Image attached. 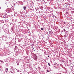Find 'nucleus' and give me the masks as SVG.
<instances>
[{
	"label": "nucleus",
	"instance_id": "nucleus-34",
	"mask_svg": "<svg viewBox=\"0 0 74 74\" xmlns=\"http://www.w3.org/2000/svg\"><path fill=\"white\" fill-rule=\"evenodd\" d=\"M1 30V29L0 28V30Z\"/></svg>",
	"mask_w": 74,
	"mask_h": 74
},
{
	"label": "nucleus",
	"instance_id": "nucleus-25",
	"mask_svg": "<svg viewBox=\"0 0 74 74\" xmlns=\"http://www.w3.org/2000/svg\"><path fill=\"white\" fill-rule=\"evenodd\" d=\"M5 4H6V5H7V3H5Z\"/></svg>",
	"mask_w": 74,
	"mask_h": 74
},
{
	"label": "nucleus",
	"instance_id": "nucleus-10",
	"mask_svg": "<svg viewBox=\"0 0 74 74\" xmlns=\"http://www.w3.org/2000/svg\"><path fill=\"white\" fill-rule=\"evenodd\" d=\"M23 9L24 10H26V7L25 6L23 7Z\"/></svg>",
	"mask_w": 74,
	"mask_h": 74
},
{
	"label": "nucleus",
	"instance_id": "nucleus-2",
	"mask_svg": "<svg viewBox=\"0 0 74 74\" xmlns=\"http://www.w3.org/2000/svg\"><path fill=\"white\" fill-rule=\"evenodd\" d=\"M2 29L3 30L7 31V32H8L9 30V28L5 24L3 26Z\"/></svg>",
	"mask_w": 74,
	"mask_h": 74
},
{
	"label": "nucleus",
	"instance_id": "nucleus-13",
	"mask_svg": "<svg viewBox=\"0 0 74 74\" xmlns=\"http://www.w3.org/2000/svg\"><path fill=\"white\" fill-rule=\"evenodd\" d=\"M5 65L7 67H8V64H6Z\"/></svg>",
	"mask_w": 74,
	"mask_h": 74
},
{
	"label": "nucleus",
	"instance_id": "nucleus-32",
	"mask_svg": "<svg viewBox=\"0 0 74 74\" xmlns=\"http://www.w3.org/2000/svg\"><path fill=\"white\" fill-rule=\"evenodd\" d=\"M20 74H22V73H20Z\"/></svg>",
	"mask_w": 74,
	"mask_h": 74
},
{
	"label": "nucleus",
	"instance_id": "nucleus-17",
	"mask_svg": "<svg viewBox=\"0 0 74 74\" xmlns=\"http://www.w3.org/2000/svg\"><path fill=\"white\" fill-rule=\"evenodd\" d=\"M1 22L2 23H4V21L3 20H1Z\"/></svg>",
	"mask_w": 74,
	"mask_h": 74
},
{
	"label": "nucleus",
	"instance_id": "nucleus-7",
	"mask_svg": "<svg viewBox=\"0 0 74 74\" xmlns=\"http://www.w3.org/2000/svg\"><path fill=\"white\" fill-rule=\"evenodd\" d=\"M6 11L7 12H8V13L11 12V9H10V8H8L6 10Z\"/></svg>",
	"mask_w": 74,
	"mask_h": 74
},
{
	"label": "nucleus",
	"instance_id": "nucleus-28",
	"mask_svg": "<svg viewBox=\"0 0 74 74\" xmlns=\"http://www.w3.org/2000/svg\"><path fill=\"white\" fill-rule=\"evenodd\" d=\"M8 38H11V37H8Z\"/></svg>",
	"mask_w": 74,
	"mask_h": 74
},
{
	"label": "nucleus",
	"instance_id": "nucleus-9",
	"mask_svg": "<svg viewBox=\"0 0 74 74\" xmlns=\"http://www.w3.org/2000/svg\"><path fill=\"white\" fill-rule=\"evenodd\" d=\"M8 70V68H6L5 69V72H7Z\"/></svg>",
	"mask_w": 74,
	"mask_h": 74
},
{
	"label": "nucleus",
	"instance_id": "nucleus-5",
	"mask_svg": "<svg viewBox=\"0 0 74 74\" xmlns=\"http://www.w3.org/2000/svg\"><path fill=\"white\" fill-rule=\"evenodd\" d=\"M10 73H12V74H14V72H13L14 68L12 66H10Z\"/></svg>",
	"mask_w": 74,
	"mask_h": 74
},
{
	"label": "nucleus",
	"instance_id": "nucleus-35",
	"mask_svg": "<svg viewBox=\"0 0 74 74\" xmlns=\"http://www.w3.org/2000/svg\"><path fill=\"white\" fill-rule=\"evenodd\" d=\"M3 48H5V47H3Z\"/></svg>",
	"mask_w": 74,
	"mask_h": 74
},
{
	"label": "nucleus",
	"instance_id": "nucleus-6",
	"mask_svg": "<svg viewBox=\"0 0 74 74\" xmlns=\"http://www.w3.org/2000/svg\"><path fill=\"white\" fill-rule=\"evenodd\" d=\"M33 59L35 60H37V56H36V54H34L33 55Z\"/></svg>",
	"mask_w": 74,
	"mask_h": 74
},
{
	"label": "nucleus",
	"instance_id": "nucleus-30",
	"mask_svg": "<svg viewBox=\"0 0 74 74\" xmlns=\"http://www.w3.org/2000/svg\"><path fill=\"white\" fill-rule=\"evenodd\" d=\"M48 58H49V56H48Z\"/></svg>",
	"mask_w": 74,
	"mask_h": 74
},
{
	"label": "nucleus",
	"instance_id": "nucleus-12",
	"mask_svg": "<svg viewBox=\"0 0 74 74\" xmlns=\"http://www.w3.org/2000/svg\"><path fill=\"white\" fill-rule=\"evenodd\" d=\"M21 69H23V66H21Z\"/></svg>",
	"mask_w": 74,
	"mask_h": 74
},
{
	"label": "nucleus",
	"instance_id": "nucleus-27",
	"mask_svg": "<svg viewBox=\"0 0 74 74\" xmlns=\"http://www.w3.org/2000/svg\"><path fill=\"white\" fill-rule=\"evenodd\" d=\"M1 44L0 43V47H1Z\"/></svg>",
	"mask_w": 74,
	"mask_h": 74
},
{
	"label": "nucleus",
	"instance_id": "nucleus-15",
	"mask_svg": "<svg viewBox=\"0 0 74 74\" xmlns=\"http://www.w3.org/2000/svg\"><path fill=\"white\" fill-rule=\"evenodd\" d=\"M15 14H16V13H15V12H14V16H16V15H15Z\"/></svg>",
	"mask_w": 74,
	"mask_h": 74
},
{
	"label": "nucleus",
	"instance_id": "nucleus-29",
	"mask_svg": "<svg viewBox=\"0 0 74 74\" xmlns=\"http://www.w3.org/2000/svg\"><path fill=\"white\" fill-rule=\"evenodd\" d=\"M39 13L40 14V13H41V12H40V11H39Z\"/></svg>",
	"mask_w": 74,
	"mask_h": 74
},
{
	"label": "nucleus",
	"instance_id": "nucleus-26",
	"mask_svg": "<svg viewBox=\"0 0 74 74\" xmlns=\"http://www.w3.org/2000/svg\"><path fill=\"white\" fill-rule=\"evenodd\" d=\"M12 25V23H10V25Z\"/></svg>",
	"mask_w": 74,
	"mask_h": 74
},
{
	"label": "nucleus",
	"instance_id": "nucleus-22",
	"mask_svg": "<svg viewBox=\"0 0 74 74\" xmlns=\"http://www.w3.org/2000/svg\"><path fill=\"white\" fill-rule=\"evenodd\" d=\"M63 30L64 31V32H66V29H63Z\"/></svg>",
	"mask_w": 74,
	"mask_h": 74
},
{
	"label": "nucleus",
	"instance_id": "nucleus-18",
	"mask_svg": "<svg viewBox=\"0 0 74 74\" xmlns=\"http://www.w3.org/2000/svg\"><path fill=\"white\" fill-rule=\"evenodd\" d=\"M41 30H44V28H41Z\"/></svg>",
	"mask_w": 74,
	"mask_h": 74
},
{
	"label": "nucleus",
	"instance_id": "nucleus-31",
	"mask_svg": "<svg viewBox=\"0 0 74 74\" xmlns=\"http://www.w3.org/2000/svg\"><path fill=\"white\" fill-rule=\"evenodd\" d=\"M65 71H67V70L66 69H65Z\"/></svg>",
	"mask_w": 74,
	"mask_h": 74
},
{
	"label": "nucleus",
	"instance_id": "nucleus-33",
	"mask_svg": "<svg viewBox=\"0 0 74 74\" xmlns=\"http://www.w3.org/2000/svg\"><path fill=\"white\" fill-rule=\"evenodd\" d=\"M33 49H34V48H33Z\"/></svg>",
	"mask_w": 74,
	"mask_h": 74
},
{
	"label": "nucleus",
	"instance_id": "nucleus-20",
	"mask_svg": "<svg viewBox=\"0 0 74 74\" xmlns=\"http://www.w3.org/2000/svg\"><path fill=\"white\" fill-rule=\"evenodd\" d=\"M17 66H19V64L18 63L17 64Z\"/></svg>",
	"mask_w": 74,
	"mask_h": 74
},
{
	"label": "nucleus",
	"instance_id": "nucleus-8",
	"mask_svg": "<svg viewBox=\"0 0 74 74\" xmlns=\"http://www.w3.org/2000/svg\"><path fill=\"white\" fill-rule=\"evenodd\" d=\"M5 44L8 45V47H10V43L9 42H5Z\"/></svg>",
	"mask_w": 74,
	"mask_h": 74
},
{
	"label": "nucleus",
	"instance_id": "nucleus-37",
	"mask_svg": "<svg viewBox=\"0 0 74 74\" xmlns=\"http://www.w3.org/2000/svg\"><path fill=\"white\" fill-rule=\"evenodd\" d=\"M0 38H1V37H0Z\"/></svg>",
	"mask_w": 74,
	"mask_h": 74
},
{
	"label": "nucleus",
	"instance_id": "nucleus-11",
	"mask_svg": "<svg viewBox=\"0 0 74 74\" xmlns=\"http://www.w3.org/2000/svg\"><path fill=\"white\" fill-rule=\"evenodd\" d=\"M3 68V67H2V66H0V69H0V70H1V69H2Z\"/></svg>",
	"mask_w": 74,
	"mask_h": 74
},
{
	"label": "nucleus",
	"instance_id": "nucleus-38",
	"mask_svg": "<svg viewBox=\"0 0 74 74\" xmlns=\"http://www.w3.org/2000/svg\"><path fill=\"white\" fill-rule=\"evenodd\" d=\"M16 14H17V13H16Z\"/></svg>",
	"mask_w": 74,
	"mask_h": 74
},
{
	"label": "nucleus",
	"instance_id": "nucleus-23",
	"mask_svg": "<svg viewBox=\"0 0 74 74\" xmlns=\"http://www.w3.org/2000/svg\"><path fill=\"white\" fill-rule=\"evenodd\" d=\"M48 65H49V66H51V65L50 64H49V63H48Z\"/></svg>",
	"mask_w": 74,
	"mask_h": 74
},
{
	"label": "nucleus",
	"instance_id": "nucleus-14",
	"mask_svg": "<svg viewBox=\"0 0 74 74\" xmlns=\"http://www.w3.org/2000/svg\"><path fill=\"white\" fill-rule=\"evenodd\" d=\"M67 37V35H64V37Z\"/></svg>",
	"mask_w": 74,
	"mask_h": 74
},
{
	"label": "nucleus",
	"instance_id": "nucleus-16",
	"mask_svg": "<svg viewBox=\"0 0 74 74\" xmlns=\"http://www.w3.org/2000/svg\"><path fill=\"white\" fill-rule=\"evenodd\" d=\"M9 44H10V45L12 44V42H9Z\"/></svg>",
	"mask_w": 74,
	"mask_h": 74
},
{
	"label": "nucleus",
	"instance_id": "nucleus-1",
	"mask_svg": "<svg viewBox=\"0 0 74 74\" xmlns=\"http://www.w3.org/2000/svg\"><path fill=\"white\" fill-rule=\"evenodd\" d=\"M9 52V50L4 48L3 51H2L0 53L1 55L2 56H5V55H9V54H8Z\"/></svg>",
	"mask_w": 74,
	"mask_h": 74
},
{
	"label": "nucleus",
	"instance_id": "nucleus-24",
	"mask_svg": "<svg viewBox=\"0 0 74 74\" xmlns=\"http://www.w3.org/2000/svg\"><path fill=\"white\" fill-rule=\"evenodd\" d=\"M47 71L49 73V71L48 70H47Z\"/></svg>",
	"mask_w": 74,
	"mask_h": 74
},
{
	"label": "nucleus",
	"instance_id": "nucleus-36",
	"mask_svg": "<svg viewBox=\"0 0 74 74\" xmlns=\"http://www.w3.org/2000/svg\"><path fill=\"white\" fill-rule=\"evenodd\" d=\"M0 49H1V48H0Z\"/></svg>",
	"mask_w": 74,
	"mask_h": 74
},
{
	"label": "nucleus",
	"instance_id": "nucleus-21",
	"mask_svg": "<svg viewBox=\"0 0 74 74\" xmlns=\"http://www.w3.org/2000/svg\"><path fill=\"white\" fill-rule=\"evenodd\" d=\"M49 33L50 34V33H51V31L49 30Z\"/></svg>",
	"mask_w": 74,
	"mask_h": 74
},
{
	"label": "nucleus",
	"instance_id": "nucleus-19",
	"mask_svg": "<svg viewBox=\"0 0 74 74\" xmlns=\"http://www.w3.org/2000/svg\"><path fill=\"white\" fill-rule=\"evenodd\" d=\"M17 72H19V70H17Z\"/></svg>",
	"mask_w": 74,
	"mask_h": 74
},
{
	"label": "nucleus",
	"instance_id": "nucleus-3",
	"mask_svg": "<svg viewBox=\"0 0 74 74\" xmlns=\"http://www.w3.org/2000/svg\"><path fill=\"white\" fill-rule=\"evenodd\" d=\"M1 16L2 18H8V16H7V13H6L5 12H4L3 13H2V15Z\"/></svg>",
	"mask_w": 74,
	"mask_h": 74
},
{
	"label": "nucleus",
	"instance_id": "nucleus-4",
	"mask_svg": "<svg viewBox=\"0 0 74 74\" xmlns=\"http://www.w3.org/2000/svg\"><path fill=\"white\" fill-rule=\"evenodd\" d=\"M8 38V37L3 36L2 37V39L4 40V41H7Z\"/></svg>",
	"mask_w": 74,
	"mask_h": 74
}]
</instances>
